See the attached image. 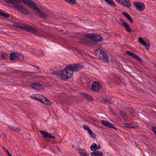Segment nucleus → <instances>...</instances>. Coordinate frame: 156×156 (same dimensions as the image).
Wrapping results in <instances>:
<instances>
[{
    "label": "nucleus",
    "instance_id": "nucleus-1",
    "mask_svg": "<svg viewBox=\"0 0 156 156\" xmlns=\"http://www.w3.org/2000/svg\"><path fill=\"white\" fill-rule=\"evenodd\" d=\"M67 66L64 70H61L59 72L55 71L52 69L50 70V73L53 75L57 76H59L61 79L63 80H66L72 76V73L71 72Z\"/></svg>",
    "mask_w": 156,
    "mask_h": 156
},
{
    "label": "nucleus",
    "instance_id": "nucleus-2",
    "mask_svg": "<svg viewBox=\"0 0 156 156\" xmlns=\"http://www.w3.org/2000/svg\"><path fill=\"white\" fill-rule=\"evenodd\" d=\"M15 26L17 27L21 28L22 29L26 30L27 31L35 33L38 32V30L34 27L30 26L23 25L22 24L16 23L15 24Z\"/></svg>",
    "mask_w": 156,
    "mask_h": 156
},
{
    "label": "nucleus",
    "instance_id": "nucleus-3",
    "mask_svg": "<svg viewBox=\"0 0 156 156\" xmlns=\"http://www.w3.org/2000/svg\"><path fill=\"white\" fill-rule=\"evenodd\" d=\"M95 53L97 57L105 62L109 61L108 57L107 54L100 49L96 50Z\"/></svg>",
    "mask_w": 156,
    "mask_h": 156
},
{
    "label": "nucleus",
    "instance_id": "nucleus-4",
    "mask_svg": "<svg viewBox=\"0 0 156 156\" xmlns=\"http://www.w3.org/2000/svg\"><path fill=\"white\" fill-rule=\"evenodd\" d=\"M84 68L83 66L81 63L72 64L68 66V68L69 69L73 74V71H78Z\"/></svg>",
    "mask_w": 156,
    "mask_h": 156
},
{
    "label": "nucleus",
    "instance_id": "nucleus-5",
    "mask_svg": "<svg viewBox=\"0 0 156 156\" xmlns=\"http://www.w3.org/2000/svg\"><path fill=\"white\" fill-rule=\"evenodd\" d=\"M13 8L17 10H19L20 12L26 15H28L29 14V12H27L26 9L23 8L22 5L17 2L16 3H13Z\"/></svg>",
    "mask_w": 156,
    "mask_h": 156
},
{
    "label": "nucleus",
    "instance_id": "nucleus-6",
    "mask_svg": "<svg viewBox=\"0 0 156 156\" xmlns=\"http://www.w3.org/2000/svg\"><path fill=\"white\" fill-rule=\"evenodd\" d=\"M23 2L26 5H28L30 8L34 9H35L36 6L35 4L31 0H21L20 1L18 2V3Z\"/></svg>",
    "mask_w": 156,
    "mask_h": 156
},
{
    "label": "nucleus",
    "instance_id": "nucleus-7",
    "mask_svg": "<svg viewBox=\"0 0 156 156\" xmlns=\"http://www.w3.org/2000/svg\"><path fill=\"white\" fill-rule=\"evenodd\" d=\"M119 3L123 5L127 8H129L131 6L129 0H116Z\"/></svg>",
    "mask_w": 156,
    "mask_h": 156
},
{
    "label": "nucleus",
    "instance_id": "nucleus-8",
    "mask_svg": "<svg viewBox=\"0 0 156 156\" xmlns=\"http://www.w3.org/2000/svg\"><path fill=\"white\" fill-rule=\"evenodd\" d=\"M134 5L140 11H143L145 9V5L143 3L135 2L134 3Z\"/></svg>",
    "mask_w": 156,
    "mask_h": 156
},
{
    "label": "nucleus",
    "instance_id": "nucleus-9",
    "mask_svg": "<svg viewBox=\"0 0 156 156\" xmlns=\"http://www.w3.org/2000/svg\"><path fill=\"white\" fill-rule=\"evenodd\" d=\"M39 132L43 135V137L45 138H49L53 139L55 138V137L54 136L52 135L51 134L45 131L40 130L39 131Z\"/></svg>",
    "mask_w": 156,
    "mask_h": 156
},
{
    "label": "nucleus",
    "instance_id": "nucleus-10",
    "mask_svg": "<svg viewBox=\"0 0 156 156\" xmlns=\"http://www.w3.org/2000/svg\"><path fill=\"white\" fill-rule=\"evenodd\" d=\"M101 86L98 82L94 81L92 84V89L94 91H98L100 89Z\"/></svg>",
    "mask_w": 156,
    "mask_h": 156
},
{
    "label": "nucleus",
    "instance_id": "nucleus-11",
    "mask_svg": "<svg viewBox=\"0 0 156 156\" xmlns=\"http://www.w3.org/2000/svg\"><path fill=\"white\" fill-rule=\"evenodd\" d=\"M101 101L102 103L108 105L112 102L110 98H104L101 99Z\"/></svg>",
    "mask_w": 156,
    "mask_h": 156
},
{
    "label": "nucleus",
    "instance_id": "nucleus-12",
    "mask_svg": "<svg viewBox=\"0 0 156 156\" xmlns=\"http://www.w3.org/2000/svg\"><path fill=\"white\" fill-rule=\"evenodd\" d=\"M33 9L36 10V11L38 12V15L41 17L44 18L47 17V16L45 15L44 13L42 12L40 10V9L39 8H37L36 6L35 7V9Z\"/></svg>",
    "mask_w": 156,
    "mask_h": 156
},
{
    "label": "nucleus",
    "instance_id": "nucleus-13",
    "mask_svg": "<svg viewBox=\"0 0 156 156\" xmlns=\"http://www.w3.org/2000/svg\"><path fill=\"white\" fill-rule=\"evenodd\" d=\"M139 42L143 45L145 46L146 49H148L149 48V44H147L142 38L140 37L139 39Z\"/></svg>",
    "mask_w": 156,
    "mask_h": 156
},
{
    "label": "nucleus",
    "instance_id": "nucleus-14",
    "mask_svg": "<svg viewBox=\"0 0 156 156\" xmlns=\"http://www.w3.org/2000/svg\"><path fill=\"white\" fill-rule=\"evenodd\" d=\"M122 15L124 16L129 21L132 23H133V20L130 16L126 12H123Z\"/></svg>",
    "mask_w": 156,
    "mask_h": 156
},
{
    "label": "nucleus",
    "instance_id": "nucleus-15",
    "mask_svg": "<svg viewBox=\"0 0 156 156\" xmlns=\"http://www.w3.org/2000/svg\"><path fill=\"white\" fill-rule=\"evenodd\" d=\"M78 151L80 156H89L88 154L85 150L79 148Z\"/></svg>",
    "mask_w": 156,
    "mask_h": 156
},
{
    "label": "nucleus",
    "instance_id": "nucleus-16",
    "mask_svg": "<svg viewBox=\"0 0 156 156\" xmlns=\"http://www.w3.org/2000/svg\"><path fill=\"white\" fill-rule=\"evenodd\" d=\"M41 102L43 104L46 105H51V102L49 100L45 98H42V100H41Z\"/></svg>",
    "mask_w": 156,
    "mask_h": 156
},
{
    "label": "nucleus",
    "instance_id": "nucleus-17",
    "mask_svg": "<svg viewBox=\"0 0 156 156\" xmlns=\"http://www.w3.org/2000/svg\"><path fill=\"white\" fill-rule=\"evenodd\" d=\"M102 38L99 35L96 34L94 35V39L95 42H101L102 40Z\"/></svg>",
    "mask_w": 156,
    "mask_h": 156
},
{
    "label": "nucleus",
    "instance_id": "nucleus-18",
    "mask_svg": "<svg viewBox=\"0 0 156 156\" xmlns=\"http://www.w3.org/2000/svg\"><path fill=\"white\" fill-rule=\"evenodd\" d=\"M30 97L37 101H39L41 102L42 100V98L39 96L38 95H35L34 94H32Z\"/></svg>",
    "mask_w": 156,
    "mask_h": 156
},
{
    "label": "nucleus",
    "instance_id": "nucleus-19",
    "mask_svg": "<svg viewBox=\"0 0 156 156\" xmlns=\"http://www.w3.org/2000/svg\"><path fill=\"white\" fill-rule=\"evenodd\" d=\"M122 26L124 27V28L126 30L127 32L129 33L131 32V30L130 27L127 23H123V25Z\"/></svg>",
    "mask_w": 156,
    "mask_h": 156
},
{
    "label": "nucleus",
    "instance_id": "nucleus-20",
    "mask_svg": "<svg viewBox=\"0 0 156 156\" xmlns=\"http://www.w3.org/2000/svg\"><path fill=\"white\" fill-rule=\"evenodd\" d=\"M81 94L82 95L84 98H86L89 101H92L93 100V98L91 96H89L88 94H86L81 92Z\"/></svg>",
    "mask_w": 156,
    "mask_h": 156
},
{
    "label": "nucleus",
    "instance_id": "nucleus-21",
    "mask_svg": "<svg viewBox=\"0 0 156 156\" xmlns=\"http://www.w3.org/2000/svg\"><path fill=\"white\" fill-rule=\"evenodd\" d=\"M101 122L104 125L108 127H110L112 124L109 121L105 120H102Z\"/></svg>",
    "mask_w": 156,
    "mask_h": 156
},
{
    "label": "nucleus",
    "instance_id": "nucleus-22",
    "mask_svg": "<svg viewBox=\"0 0 156 156\" xmlns=\"http://www.w3.org/2000/svg\"><path fill=\"white\" fill-rule=\"evenodd\" d=\"M6 2L8 3H11L13 6V3H16L17 2L20 1L21 0H4Z\"/></svg>",
    "mask_w": 156,
    "mask_h": 156
},
{
    "label": "nucleus",
    "instance_id": "nucleus-23",
    "mask_svg": "<svg viewBox=\"0 0 156 156\" xmlns=\"http://www.w3.org/2000/svg\"><path fill=\"white\" fill-rule=\"evenodd\" d=\"M85 37L86 38L94 40V35L93 34H85L84 35Z\"/></svg>",
    "mask_w": 156,
    "mask_h": 156
},
{
    "label": "nucleus",
    "instance_id": "nucleus-24",
    "mask_svg": "<svg viewBox=\"0 0 156 156\" xmlns=\"http://www.w3.org/2000/svg\"><path fill=\"white\" fill-rule=\"evenodd\" d=\"M16 57L19 60L22 61L23 59L24 56L20 53H16Z\"/></svg>",
    "mask_w": 156,
    "mask_h": 156
},
{
    "label": "nucleus",
    "instance_id": "nucleus-25",
    "mask_svg": "<svg viewBox=\"0 0 156 156\" xmlns=\"http://www.w3.org/2000/svg\"><path fill=\"white\" fill-rule=\"evenodd\" d=\"M39 84V83H32L30 84V86L31 87L33 88L38 90Z\"/></svg>",
    "mask_w": 156,
    "mask_h": 156
},
{
    "label": "nucleus",
    "instance_id": "nucleus-26",
    "mask_svg": "<svg viewBox=\"0 0 156 156\" xmlns=\"http://www.w3.org/2000/svg\"><path fill=\"white\" fill-rule=\"evenodd\" d=\"M120 114L121 117L124 119L126 120L127 119V115L125 112L123 111H120Z\"/></svg>",
    "mask_w": 156,
    "mask_h": 156
},
{
    "label": "nucleus",
    "instance_id": "nucleus-27",
    "mask_svg": "<svg viewBox=\"0 0 156 156\" xmlns=\"http://www.w3.org/2000/svg\"><path fill=\"white\" fill-rule=\"evenodd\" d=\"M97 144L95 143H93L90 147V149L93 151H97Z\"/></svg>",
    "mask_w": 156,
    "mask_h": 156
},
{
    "label": "nucleus",
    "instance_id": "nucleus-28",
    "mask_svg": "<svg viewBox=\"0 0 156 156\" xmlns=\"http://www.w3.org/2000/svg\"><path fill=\"white\" fill-rule=\"evenodd\" d=\"M107 3L113 6H115L116 4L112 0H104Z\"/></svg>",
    "mask_w": 156,
    "mask_h": 156
},
{
    "label": "nucleus",
    "instance_id": "nucleus-29",
    "mask_svg": "<svg viewBox=\"0 0 156 156\" xmlns=\"http://www.w3.org/2000/svg\"><path fill=\"white\" fill-rule=\"evenodd\" d=\"M0 16L5 18H8L9 17V15L8 14L4 13L1 11V12H0Z\"/></svg>",
    "mask_w": 156,
    "mask_h": 156
},
{
    "label": "nucleus",
    "instance_id": "nucleus-30",
    "mask_svg": "<svg viewBox=\"0 0 156 156\" xmlns=\"http://www.w3.org/2000/svg\"><path fill=\"white\" fill-rule=\"evenodd\" d=\"M65 2L72 5H75L76 3L75 0H64Z\"/></svg>",
    "mask_w": 156,
    "mask_h": 156
},
{
    "label": "nucleus",
    "instance_id": "nucleus-31",
    "mask_svg": "<svg viewBox=\"0 0 156 156\" xmlns=\"http://www.w3.org/2000/svg\"><path fill=\"white\" fill-rule=\"evenodd\" d=\"M140 63H142L143 61L142 59L137 55L135 54L133 57Z\"/></svg>",
    "mask_w": 156,
    "mask_h": 156
},
{
    "label": "nucleus",
    "instance_id": "nucleus-32",
    "mask_svg": "<svg viewBox=\"0 0 156 156\" xmlns=\"http://www.w3.org/2000/svg\"><path fill=\"white\" fill-rule=\"evenodd\" d=\"M15 57H16V54L14 52H12L10 54V59L11 60H13L15 58Z\"/></svg>",
    "mask_w": 156,
    "mask_h": 156
},
{
    "label": "nucleus",
    "instance_id": "nucleus-33",
    "mask_svg": "<svg viewBox=\"0 0 156 156\" xmlns=\"http://www.w3.org/2000/svg\"><path fill=\"white\" fill-rule=\"evenodd\" d=\"M9 129L15 131H19L21 130L20 127H15L12 126H9Z\"/></svg>",
    "mask_w": 156,
    "mask_h": 156
},
{
    "label": "nucleus",
    "instance_id": "nucleus-34",
    "mask_svg": "<svg viewBox=\"0 0 156 156\" xmlns=\"http://www.w3.org/2000/svg\"><path fill=\"white\" fill-rule=\"evenodd\" d=\"M125 54L126 55H129V56H132V57H133L134 55H135V54H134L131 51H126L125 52Z\"/></svg>",
    "mask_w": 156,
    "mask_h": 156
},
{
    "label": "nucleus",
    "instance_id": "nucleus-35",
    "mask_svg": "<svg viewBox=\"0 0 156 156\" xmlns=\"http://www.w3.org/2000/svg\"><path fill=\"white\" fill-rule=\"evenodd\" d=\"M88 133L90 136L93 138H94L96 137V135L92 132L91 130H90Z\"/></svg>",
    "mask_w": 156,
    "mask_h": 156
},
{
    "label": "nucleus",
    "instance_id": "nucleus-36",
    "mask_svg": "<svg viewBox=\"0 0 156 156\" xmlns=\"http://www.w3.org/2000/svg\"><path fill=\"white\" fill-rule=\"evenodd\" d=\"M38 90L39 91H41V90H43L44 89V88L43 85L41 84H40V83H39V84L38 85Z\"/></svg>",
    "mask_w": 156,
    "mask_h": 156
},
{
    "label": "nucleus",
    "instance_id": "nucleus-37",
    "mask_svg": "<svg viewBox=\"0 0 156 156\" xmlns=\"http://www.w3.org/2000/svg\"><path fill=\"white\" fill-rule=\"evenodd\" d=\"M83 127L84 129L88 131V132L90 131V130H91V129H90L89 127L87 125H84L83 126Z\"/></svg>",
    "mask_w": 156,
    "mask_h": 156
},
{
    "label": "nucleus",
    "instance_id": "nucleus-38",
    "mask_svg": "<svg viewBox=\"0 0 156 156\" xmlns=\"http://www.w3.org/2000/svg\"><path fill=\"white\" fill-rule=\"evenodd\" d=\"M96 156H101L103 154L102 153L98 151H96Z\"/></svg>",
    "mask_w": 156,
    "mask_h": 156
},
{
    "label": "nucleus",
    "instance_id": "nucleus-39",
    "mask_svg": "<svg viewBox=\"0 0 156 156\" xmlns=\"http://www.w3.org/2000/svg\"><path fill=\"white\" fill-rule=\"evenodd\" d=\"M23 73V74H25V73L27 74V75H29L30 76H32V73L28 72H26V73Z\"/></svg>",
    "mask_w": 156,
    "mask_h": 156
},
{
    "label": "nucleus",
    "instance_id": "nucleus-40",
    "mask_svg": "<svg viewBox=\"0 0 156 156\" xmlns=\"http://www.w3.org/2000/svg\"><path fill=\"white\" fill-rule=\"evenodd\" d=\"M6 54L5 53H3L2 55V57L3 58V59H5L6 56Z\"/></svg>",
    "mask_w": 156,
    "mask_h": 156
},
{
    "label": "nucleus",
    "instance_id": "nucleus-41",
    "mask_svg": "<svg viewBox=\"0 0 156 156\" xmlns=\"http://www.w3.org/2000/svg\"><path fill=\"white\" fill-rule=\"evenodd\" d=\"M119 20L120 21L122 22V25H123V23H126V22H125V21H124V20H123V19H122V18H120L119 19Z\"/></svg>",
    "mask_w": 156,
    "mask_h": 156
},
{
    "label": "nucleus",
    "instance_id": "nucleus-42",
    "mask_svg": "<svg viewBox=\"0 0 156 156\" xmlns=\"http://www.w3.org/2000/svg\"><path fill=\"white\" fill-rule=\"evenodd\" d=\"M110 128H112L114 129H115V130H117V128L116 127H115V126H114V125L112 124L111 126V127H110Z\"/></svg>",
    "mask_w": 156,
    "mask_h": 156
},
{
    "label": "nucleus",
    "instance_id": "nucleus-43",
    "mask_svg": "<svg viewBox=\"0 0 156 156\" xmlns=\"http://www.w3.org/2000/svg\"><path fill=\"white\" fill-rule=\"evenodd\" d=\"M124 125H125V126H125L126 127H129V128L130 126V125L129 124H124Z\"/></svg>",
    "mask_w": 156,
    "mask_h": 156
},
{
    "label": "nucleus",
    "instance_id": "nucleus-44",
    "mask_svg": "<svg viewBox=\"0 0 156 156\" xmlns=\"http://www.w3.org/2000/svg\"><path fill=\"white\" fill-rule=\"evenodd\" d=\"M153 131L154 132L155 134L156 135V127H154L153 129Z\"/></svg>",
    "mask_w": 156,
    "mask_h": 156
},
{
    "label": "nucleus",
    "instance_id": "nucleus-45",
    "mask_svg": "<svg viewBox=\"0 0 156 156\" xmlns=\"http://www.w3.org/2000/svg\"><path fill=\"white\" fill-rule=\"evenodd\" d=\"M91 154L92 156H96V151L92 153Z\"/></svg>",
    "mask_w": 156,
    "mask_h": 156
},
{
    "label": "nucleus",
    "instance_id": "nucleus-46",
    "mask_svg": "<svg viewBox=\"0 0 156 156\" xmlns=\"http://www.w3.org/2000/svg\"><path fill=\"white\" fill-rule=\"evenodd\" d=\"M56 148H57V151L58 152H61V150H60V148H59V147H56Z\"/></svg>",
    "mask_w": 156,
    "mask_h": 156
},
{
    "label": "nucleus",
    "instance_id": "nucleus-47",
    "mask_svg": "<svg viewBox=\"0 0 156 156\" xmlns=\"http://www.w3.org/2000/svg\"><path fill=\"white\" fill-rule=\"evenodd\" d=\"M101 147V145L100 144H98V146H97V150Z\"/></svg>",
    "mask_w": 156,
    "mask_h": 156
},
{
    "label": "nucleus",
    "instance_id": "nucleus-48",
    "mask_svg": "<svg viewBox=\"0 0 156 156\" xmlns=\"http://www.w3.org/2000/svg\"><path fill=\"white\" fill-rule=\"evenodd\" d=\"M7 153L9 156H12L8 151H7Z\"/></svg>",
    "mask_w": 156,
    "mask_h": 156
},
{
    "label": "nucleus",
    "instance_id": "nucleus-49",
    "mask_svg": "<svg viewBox=\"0 0 156 156\" xmlns=\"http://www.w3.org/2000/svg\"><path fill=\"white\" fill-rule=\"evenodd\" d=\"M31 65L32 66H33L35 67L36 68L38 69H40V67L39 66H34V65Z\"/></svg>",
    "mask_w": 156,
    "mask_h": 156
},
{
    "label": "nucleus",
    "instance_id": "nucleus-50",
    "mask_svg": "<svg viewBox=\"0 0 156 156\" xmlns=\"http://www.w3.org/2000/svg\"><path fill=\"white\" fill-rule=\"evenodd\" d=\"M135 126H132V125H130L129 127L130 128H134Z\"/></svg>",
    "mask_w": 156,
    "mask_h": 156
},
{
    "label": "nucleus",
    "instance_id": "nucleus-51",
    "mask_svg": "<svg viewBox=\"0 0 156 156\" xmlns=\"http://www.w3.org/2000/svg\"><path fill=\"white\" fill-rule=\"evenodd\" d=\"M4 151H6V152L7 153V151H8L6 148H5L4 149Z\"/></svg>",
    "mask_w": 156,
    "mask_h": 156
},
{
    "label": "nucleus",
    "instance_id": "nucleus-52",
    "mask_svg": "<svg viewBox=\"0 0 156 156\" xmlns=\"http://www.w3.org/2000/svg\"><path fill=\"white\" fill-rule=\"evenodd\" d=\"M2 147V148H3V149L5 148L4 147H3V146H2V147Z\"/></svg>",
    "mask_w": 156,
    "mask_h": 156
},
{
    "label": "nucleus",
    "instance_id": "nucleus-53",
    "mask_svg": "<svg viewBox=\"0 0 156 156\" xmlns=\"http://www.w3.org/2000/svg\"><path fill=\"white\" fill-rule=\"evenodd\" d=\"M41 54H42V55H44V53L43 52Z\"/></svg>",
    "mask_w": 156,
    "mask_h": 156
},
{
    "label": "nucleus",
    "instance_id": "nucleus-54",
    "mask_svg": "<svg viewBox=\"0 0 156 156\" xmlns=\"http://www.w3.org/2000/svg\"><path fill=\"white\" fill-rule=\"evenodd\" d=\"M119 83H121V82H120V81H121L120 80H119Z\"/></svg>",
    "mask_w": 156,
    "mask_h": 156
},
{
    "label": "nucleus",
    "instance_id": "nucleus-55",
    "mask_svg": "<svg viewBox=\"0 0 156 156\" xmlns=\"http://www.w3.org/2000/svg\"><path fill=\"white\" fill-rule=\"evenodd\" d=\"M83 39H82V40H81L80 41H83Z\"/></svg>",
    "mask_w": 156,
    "mask_h": 156
},
{
    "label": "nucleus",
    "instance_id": "nucleus-56",
    "mask_svg": "<svg viewBox=\"0 0 156 156\" xmlns=\"http://www.w3.org/2000/svg\"><path fill=\"white\" fill-rule=\"evenodd\" d=\"M0 12H1V11H0Z\"/></svg>",
    "mask_w": 156,
    "mask_h": 156
}]
</instances>
